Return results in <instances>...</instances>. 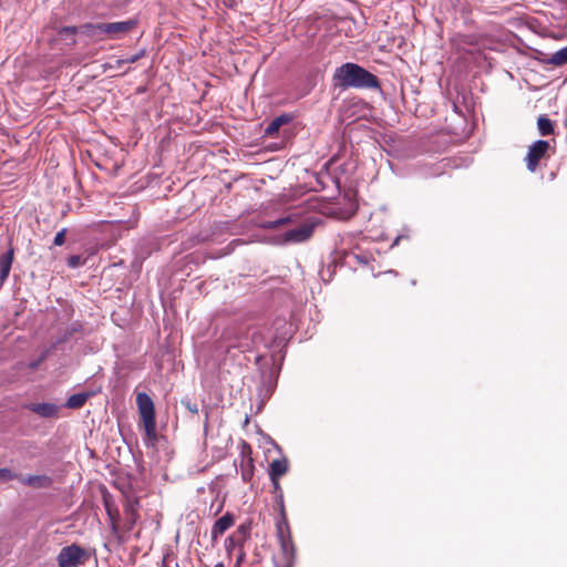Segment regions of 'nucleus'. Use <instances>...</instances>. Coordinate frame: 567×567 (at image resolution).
<instances>
[{"instance_id":"f257e3e1","label":"nucleus","mask_w":567,"mask_h":567,"mask_svg":"<svg viewBox=\"0 0 567 567\" xmlns=\"http://www.w3.org/2000/svg\"><path fill=\"white\" fill-rule=\"evenodd\" d=\"M333 81L336 86L342 89H377L380 86L377 75L351 62L344 63L336 70Z\"/></svg>"},{"instance_id":"f03ea898","label":"nucleus","mask_w":567,"mask_h":567,"mask_svg":"<svg viewBox=\"0 0 567 567\" xmlns=\"http://www.w3.org/2000/svg\"><path fill=\"white\" fill-rule=\"evenodd\" d=\"M136 405L140 413V425L145 431V440L153 444L157 441L154 402L147 393L138 392Z\"/></svg>"},{"instance_id":"7ed1b4c3","label":"nucleus","mask_w":567,"mask_h":567,"mask_svg":"<svg viewBox=\"0 0 567 567\" xmlns=\"http://www.w3.org/2000/svg\"><path fill=\"white\" fill-rule=\"evenodd\" d=\"M136 19L117 22L86 23L82 27L83 32L89 37L106 34L109 38L118 39L121 35L133 31L137 27Z\"/></svg>"},{"instance_id":"20e7f679","label":"nucleus","mask_w":567,"mask_h":567,"mask_svg":"<svg viewBox=\"0 0 567 567\" xmlns=\"http://www.w3.org/2000/svg\"><path fill=\"white\" fill-rule=\"evenodd\" d=\"M451 47L460 55L461 59L470 62L475 59L476 54L481 53L484 39L480 34H454L451 40Z\"/></svg>"},{"instance_id":"39448f33","label":"nucleus","mask_w":567,"mask_h":567,"mask_svg":"<svg viewBox=\"0 0 567 567\" xmlns=\"http://www.w3.org/2000/svg\"><path fill=\"white\" fill-rule=\"evenodd\" d=\"M549 142L545 140H538L528 147L525 161L529 172H536L540 161L549 157Z\"/></svg>"},{"instance_id":"423d86ee","label":"nucleus","mask_w":567,"mask_h":567,"mask_svg":"<svg viewBox=\"0 0 567 567\" xmlns=\"http://www.w3.org/2000/svg\"><path fill=\"white\" fill-rule=\"evenodd\" d=\"M87 558L86 551L78 546L71 545L63 547L58 555L59 567H76L84 564Z\"/></svg>"},{"instance_id":"0eeeda50","label":"nucleus","mask_w":567,"mask_h":567,"mask_svg":"<svg viewBox=\"0 0 567 567\" xmlns=\"http://www.w3.org/2000/svg\"><path fill=\"white\" fill-rule=\"evenodd\" d=\"M315 226L316 224L308 219L302 221L297 227L291 228L282 234V243L300 244L309 240L313 235Z\"/></svg>"},{"instance_id":"6e6552de","label":"nucleus","mask_w":567,"mask_h":567,"mask_svg":"<svg viewBox=\"0 0 567 567\" xmlns=\"http://www.w3.org/2000/svg\"><path fill=\"white\" fill-rule=\"evenodd\" d=\"M252 451L248 443L245 441L240 445V476L244 482L248 483L254 476V458Z\"/></svg>"},{"instance_id":"1a4fd4ad","label":"nucleus","mask_w":567,"mask_h":567,"mask_svg":"<svg viewBox=\"0 0 567 567\" xmlns=\"http://www.w3.org/2000/svg\"><path fill=\"white\" fill-rule=\"evenodd\" d=\"M235 523V517L231 513H226L219 519H217L212 528V539L216 540L227 529H229Z\"/></svg>"},{"instance_id":"9d476101","label":"nucleus","mask_w":567,"mask_h":567,"mask_svg":"<svg viewBox=\"0 0 567 567\" xmlns=\"http://www.w3.org/2000/svg\"><path fill=\"white\" fill-rule=\"evenodd\" d=\"M19 481L33 488H48L52 485L53 481L48 475H28L24 477L19 476Z\"/></svg>"},{"instance_id":"9b49d317","label":"nucleus","mask_w":567,"mask_h":567,"mask_svg":"<svg viewBox=\"0 0 567 567\" xmlns=\"http://www.w3.org/2000/svg\"><path fill=\"white\" fill-rule=\"evenodd\" d=\"M14 258V248L12 246L0 256V284L2 285L9 277Z\"/></svg>"},{"instance_id":"f8f14e48","label":"nucleus","mask_w":567,"mask_h":567,"mask_svg":"<svg viewBox=\"0 0 567 567\" xmlns=\"http://www.w3.org/2000/svg\"><path fill=\"white\" fill-rule=\"evenodd\" d=\"M279 545L286 563H296L297 560V548L293 543L292 536L286 535L285 538L279 539Z\"/></svg>"},{"instance_id":"ddd939ff","label":"nucleus","mask_w":567,"mask_h":567,"mask_svg":"<svg viewBox=\"0 0 567 567\" xmlns=\"http://www.w3.org/2000/svg\"><path fill=\"white\" fill-rule=\"evenodd\" d=\"M137 507H138V499L135 498V499H128L125 505H124V514L126 516V525H127V529L131 530L140 515H138V511H137Z\"/></svg>"},{"instance_id":"4468645a","label":"nucleus","mask_w":567,"mask_h":567,"mask_svg":"<svg viewBox=\"0 0 567 567\" xmlns=\"http://www.w3.org/2000/svg\"><path fill=\"white\" fill-rule=\"evenodd\" d=\"M28 409L42 417L58 416L59 409L53 403H32Z\"/></svg>"},{"instance_id":"2eb2a0df","label":"nucleus","mask_w":567,"mask_h":567,"mask_svg":"<svg viewBox=\"0 0 567 567\" xmlns=\"http://www.w3.org/2000/svg\"><path fill=\"white\" fill-rule=\"evenodd\" d=\"M276 532L278 540L285 538L286 535L292 536L285 505L282 502L280 503V518L276 523Z\"/></svg>"},{"instance_id":"dca6fc26","label":"nucleus","mask_w":567,"mask_h":567,"mask_svg":"<svg viewBox=\"0 0 567 567\" xmlns=\"http://www.w3.org/2000/svg\"><path fill=\"white\" fill-rule=\"evenodd\" d=\"M292 121V116L289 114H281L275 117L265 128L267 136H275L282 125H286Z\"/></svg>"},{"instance_id":"f3484780","label":"nucleus","mask_w":567,"mask_h":567,"mask_svg":"<svg viewBox=\"0 0 567 567\" xmlns=\"http://www.w3.org/2000/svg\"><path fill=\"white\" fill-rule=\"evenodd\" d=\"M288 472V461L286 458H277L270 463L269 477L270 481L280 478Z\"/></svg>"},{"instance_id":"a211bd4d","label":"nucleus","mask_w":567,"mask_h":567,"mask_svg":"<svg viewBox=\"0 0 567 567\" xmlns=\"http://www.w3.org/2000/svg\"><path fill=\"white\" fill-rule=\"evenodd\" d=\"M93 395L94 392L92 391L72 394L66 400L65 406L73 410L81 409L86 403V401Z\"/></svg>"},{"instance_id":"6ab92c4d","label":"nucleus","mask_w":567,"mask_h":567,"mask_svg":"<svg viewBox=\"0 0 567 567\" xmlns=\"http://www.w3.org/2000/svg\"><path fill=\"white\" fill-rule=\"evenodd\" d=\"M249 530L250 527L248 525L243 524L237 528V530L234 534H231L227 538V542H229L230 545H241L248 537Z\"/></svg>"},{"instance_id":"aec40b11","label":"nucleus","mask_w":567,"mask_h":567,"mask_svg":"<svg viewBox=\"0 0 567 567\" xmlns=\"http://www.w3.org/2000/svg\"><path fill=\"white\" fill-rule=\"evenodd\" d=\"M537 128L542 136L551 135L554 133V122L545 114L537 118Z\"/></svg>"},{"instance_id":"412c9836","label":"nucleus","mask_w":567,"mask_h":567,"mask_svg":"<svg viewBox=\"0 0 567 567\" xmlns=\"http://www.w3.org/2000/svg\"><path fill=\"white\" fill-rule=\"evenodd\" d=\"M81 331H82L81 323H79V322L71 323L63 330V337H61L56 340V344L69 342L73 336L81 334Z\"/></svg>"},{"instance_id":"4be33fe9","label":"nucleus","mask_w":567,"mask_h":567,"mask_svg":"<svg viewBox=\"0 0 567 567\" xmlns=\"http://www.w3.org/2000/svg\"><path fill=\"white\" fill-rule=\"evenodd\" d=\"M550 64L560 66L567 63V45L557 52L553 53L548 59Z\"/></svg>"},{"instance_id":"5701e85b","label":"nucleus","mask_w":567,"mask_h":567,"mask_svg":"<svg viewBox=\"0 0 567 567\" xmlns=\"http://www.w3.org/2000/svg\"><path fill=\"white\" fill-rule=\"evenodd\" d=\"M146 54V51L144 49H142L141 51H138L136 54L134 55H131L128 58H125V59H118L116 61V65L117 66H121L125 63H135L137 62L140 59L144 58Z\"/></svg>"},{"instance_id":"b1692460","label":"nucleus","mask_w":567,"mask_h":567,"mask_svg":"<svg viewBox=\"0 0 567 567\" xmlns=\"http://www.w3.org/2000/svg\"><path fill=\"white\" fill-rule=\"evenodd\" d=\"M295 223V218L292 215H288L286 217H282V218H279L275 221H271L269 223L268 227L269 228H278L280 226H284V225H288V224H293Z\"/></svg>"},{"instance_id":"393cba45","label":"nucleus","mask_w":567,"mask_h":567,"mask_svg":"<svg viewBox=\"0 0 567 567\" xmlns=\"http://www.w3.org/2000/svg\"><path fill=\"white\" fill-rule=\"evenodd\" d=\"M105 507H106V512L112 520V529L113 530H116L117 529V518H118V513L117 511H113L111 508V506L107 504V502H105Z\"/></svg>"},{"instance_id":"a878e982","label":"nucleus","mask_w":567,"mask_h":567,"mask_svg":"<svg viewBox=\"0 0 567 567\" xmlns=\"http://www.w3.org/2000/svg\"><path fill=\"white\" fill-rule=\"evenodd\" d=\"M76 33V27H63L59 30V35L61 37V39H65L66 37H74Z\"/></svg>"},{"instance_id":"bb28decb","label":"nucleus","mask_w":567,"mask_h":567,"mask_svg":"<svg viewBox=\"0 0 567 567\" xmlns=\"http://www.w3.org/2000/svg\"><path fill=\"white\" fill-rule=\"evenodd\" d=\"M84 264V260L80 255H72L68 258V266L70 268H76Z\"/></svg>"},{"instance_id":"cd10ccee","label":"nucleus","mask_w":567,"mask_h":567,"mask_svg":"<svg viewBox=\"0 0 567 567\" xmlns=\"http://www.w3.org/2000/svg\"><path fill=\"white\" fill-rule=\"evenodd\" d=\"M182 404L193 414H198V405L196 402H193L190 399H183Z\"/></svg>"},{"instance_id":"c85d7f7f","label":"nucleus","mask_w":567,"mask_h":567,"mask_svg":"<svg viewBox=\"0 0 567 567\" xmlns=\"http://www.w3.org/2000/svg\"><path fill=\"white\" fill-rule=\"evenodd\" d=\"M0 478L3 480V481H11V480H14V478H19V475L13 473L9 468H0Z\"/></svg>"},{"instance_id":"c756f323","label":"nucleus","mask_w":567,"mask_h":567,"mask_svg":"<svg viewBox=\"0 0 567 567\" xmlns=\"http://www.w3.org/2000/svg\"><path fill=\"white\" fill-rule=\"evenodd\" d=\"M65 234H66V229L63 228L62 230L58 231L55 237H54V240H53V244L55 246H62L65 241Z\"/></svg>"},{"instance_id":"7c9ffc66","label":"nucleus","mask_w":567,"mask_h":567,"mask_svg":"<svg viewBox=\"0 0 567 567\" xmlns=\"http://www.w3.org/2000/svg\"><path fill=\"white\" fill-rule=\"evenodd\" d=\"M271 483H272V486H274V489H275L276 493L281 491L279 478H276L275 481H271Z\"/></svg>"},{"instance_id":"2f4dec72","label":"nucleus","mask_w":567,"mask_h":567,"mask_svg":"<svg viewBox=\"0 0 567 567\" xmlns=\"http://www.w3.org/2000/svg\"><path fill=\"white\" fill-rule=\"evenodd\" d=\"M268 357H261V355H258L256 357V364H259L264 359H267Z\"/></svg>"},{"instance_id":"473e14b6","label":"nucleus","mask_w":567,"mask_h":567,"mask_svg":"<svg viewBox=\"0 0 567 567\" xmlns=\"http://www.w3.org/2000/svg\"><path fill=\"white\" fill-rule=\"evenodd\" d=\"M296 563H285L284 567H295Z\"/></svg>"},{"instance_id":"72a5a7b5","label":"nucleus","mask_w":567,"mask_h":567,"mask_svg":"<svg viewBox=\"0 0 567 567\" xmlns=\"http://www.w3.org/2000/svg\"><path fill=\"white\" fill-rule=\"evenodd\" d=\"M37 365H38V363H32L31 368H35Z\"/></svg>"}]
</instances>
